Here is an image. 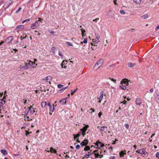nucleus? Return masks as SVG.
<instances>
[{
	"label": "nucleus",
	"mask_w": 159,
	"mask_h": 159,
	"mask_svg": "<svg viewBox=\"0 0 159 159\" xmlns=\"http://www.w3.org/2000/svg\"><path fill=\"white\" fill-rule=\"evenodd\" d=\"M129 81L126 79H123L120 82V88L122 90H125L126 89V86L129 85Z\"/></svg>",
	"instance_id": "f257e3e1"
},
{
	"label": "nucleus",
	"mask_w": 159,
	"mask_h": 159,
	"mask_svg": "<svg viewBox=\"0 0 159 159\" xmlns=\"http://www.w3.org/2000/svg\"><path fill=\"white\" fill-rule=\"evenodd\" d=\"M103 62V59H100L95 64L93 67L94 69H95L96 70L98 69L102 66Z\"/></svg>",
	"instance_id": "f03ea898"
},
{
	"label": "nucleus",
	"mask_w": 159,
	"mask_h": 159,
	"mask_svg": "<svg viewBox=\"0 0 159 159\" xmlns=\"http://www.w3.org/2000/svg\"><path fill=\"white\" fill-rule=\"evenodd\" d=\"M35 109L33 108L32 106H30L29 108V110L27 112L26 115H27L29 111H30L32 114H33L35 112Z\"/></svg>",
	"instance_id": "7ed1b4c3"
},
{
	"label": "nucleus",
	"mask_w": 159,
	"mask_h": 159,
	"mask_svg": "<svg viewBox=\"0 0 159 159\" xmlns=\"http://www.w3.org/2000/svg\"><path fill=\"white\" fill-rule=\"evenodd\" d=\"M89 141L87 139H84L83 142L80 143V145L82 146H86L88 143Z\"/></svg>",
	"instance_id": "20e7f679"
},
{
	"label": "nucleus",
	"mask_w": 159,
	"mask_h": 159,
	"mask_svg": "<svg viewBox=\"0 0 159 159\" xmlns=\"http://www.w3.org/2000/svg\"><path fill=\"white\" fill-rule=\"evenodd\" d=\"M96 145L99 148H100L101 147H102L104 146L103 143H102L100 142H97Z\"/></svg>",
	"instance_id": "39448f33"
},
{
	"label": "nucleus",
	"mask_w": 159,
	"mask_h": 159,
	"mask_svg": "<svg viewBox=\"0 0 159 159\" xmlns=\"http://www.w3.org/2000/svg\"><path fill=\"white\" fill-rule=\"evenodd\" d=\"M67 98L62 99L59 101L60 103L62 105H64L66 103Z\"/></svg>",
	"instance_id": "423d86ee"
},
{
	"label": "nucleus",
	"mask_w": 159,
	"mask_h": 159,
	"mask_svg": "<svg viewBox=\"0 0 159 159\" xmlns=\"http://www.w3.org/2000/svg\"><path fill=\"white\" fill-rule=\"evenodd\" d=\"M52 77L51 76H47L45 79V80L47 82L50 84V81L52 80Z\"/></svg>",
	"instance_id": "0eeeda50"
},
{
	"label": "nucleus",
	"mask_w": 159,
	"mask_h": 159,
	"mask_svg": "<svg viewBox=\"0 0 159 159\" xmlns=\"http://www.w3.org/2000/svg\"><path fill=\"white\" fill-rule=\"evenodd\" d=\"M145 152L144 149H141L139 150V153L140 154H143V156L144 157L146 156Z\"/></svg>",
	"instance_id": "6e6552de"
},
{
	"label": "nucleus",
	"mask_w": 159,
	"mask_h": 159,
	"mask_svg": "<svg viewBox=\"0 0 159 159\" xmlns=\"http://www.w3.org/2000/svg\"><path fill=\"white\" fill-rule=\"evenodd\" d=\"M136 103L137 105H140L142 104V101L140 98H137L136 100Z\"/></svg>",
	"instance_id": "1a4fd4ad"
},
{
	"label": "nucleus",
	"mask_w": 159,
	"mask_h": 159,
	"mask_svg": "<svg viewBox=\"0 0 159 159\" xmlns=\"http://www.w3.org/2000/svg\"><path fill=\"white\" fill-rule=\"evenodd\" d=\"M89 127L88 125H87L83 127V128L80 129L81 131H84L86 132L87 130V128Z\"/></svg>",
	"instance_id": "9d476101"
},
{
	"label": "nucleus",
	"mask_w": 159,
	"mask_h": 159,
	"mask_svg": "<svg viewBox=\"0 0 159 159\" xmlns=\"http://www.w3.org/2000/svg\"><path fill=\"white\" fill-rule=\"evenodd\" d=\"M126 151L125 150H124V151H121L120 153V156L121 157H123L124 155L126 154Z\"/></svg>",
	"instance_id": "9b49d317"
},
{
	"label": "nucleus",
	"mask_w": 159,
	"mask_h": 159,
	"mask_svg": "<svg viewBox=\"0 0 159 159\" xmlns=\"http://www.w3.org/2000/svg\"><path fill=\"white\" fill-rule=\"evenodd\" d=\"M24 28V25H19L16 27V28L19 30H21L22 29Z\"/></svg>",
	"instance_id": "f8f14e48"
},
{
	"label": "nucleus",
	"mask_w": 159,
	"mask_h": 159,
	"mask_svg": "<svg viewBox=\"0 0 159 159\" xmlns=\"http://www.w3.org/2000/svg\"><path fill=\"white\" fill-rule=\"evenodd\" d=\"M1 152L4 156L6 155L7 154V152L5 149L1 150Z\"/></svg>",
	"instance_id": "ddd939ff"
},
{
	"label": "nucleus",
	"mask_w": 159,
	"mask_h": 159,
	"mask_svg": "<svg viewBox=\"0 0 159 159\" xmlns=\"http://www.w3.org/2000/svg\"><path fill=\"white\" fill-rule=\"evenodd\" d=\"M38 21H35V22L33 23L31 26V28L32 29H35L36 28V23H38Z\"/></svg>",
	"instance_id": "4468645a"
},
{
	"label": "nucleus",
	"mask_w": 159,
	"mask_h": 159,
	"mask_svg": "<svg viewBox=\"0 0 159 159\" xmlns=\"http://www.w3.org/2000/svg\"><path fill=\"white\" fill-rule=\"evenodd\" d=\"M13 39L12 37H9L7 38V39L6 40V41L7 43H9L12 41Z\"/></svg>",
	"instance_id": "2eb2a0df"
},
{
	"label": "nucleus",
	"mask_w": 159,
	"mask_h": 159,
	"mask_svg": "<svg viewBox=\"0 0 159 159\" xmlns=\"http://www.w3.org/2000/svg\"><path fill=\"white\" fill-rule=\"evenodd\" d=\"M135 63H128L127 64L128 66L129 67H132L135 66Z\"/></svg>",
	"instance_id": "dca6fc26"
},
{
	"label": "nucleus",
	"mask_w": 159,
	"mask_h": 159,
	"mask_svg": "<svg viewBox=\"0 0 159 159\" xmlns=\"http://www.w3.org/2000/svg\"><path fill=\"white\" fill-rule=\"evenodd\" d=\"M107 16L110 18L112 17V11H109L107 14Z\"/></svg>",
	"instance_id": "f3484780"
},
{
	"label": "nucleus",
	"mask_w": 159,
	"mask_h": 159,
	"mask_svg": "<svg viewBox=\"0 0 159 159\" xmlns=\"http://www.w3.org/2000/svg\"><path fill=\"white\" fill-rule=\"evenodd\" d=\"M41 107L42 108H44L47 105V102H43L41 104Z\"/></svg>",
	"instance_id": "a211bd4d"
},
{
	"label": "nucleus",
	"mask_w": 159,
	"mask_h": 159,
	"mask_svg": "<svg viewBox=\"0 0 159 159\" xmlns=\"http://www.w3.org/2000/svg\"><path fill=\"white\" fill-rule=\"evenodd\" d=\"M50 152H51V153L54 152L55 153H56L57 152V151L56 150L52 147H51L50 148Z\"/></svg>",
	"instance_id": "6ab92c4d"
},
{
	"label": "nucleus",
	"mask_w": 159,
	"mask_h": 159,
	"mask_svg": "<svg viewBox=\"0 0 159 159\" xmlns=\"http://www.w3.org/2000/svg\"><path fill=\"white\" fill-rule=\"evenodd\" d=\"M93 42L94 43H94V45L97 46V45H95V44L98 43L100 42V41L99 40H98L97 39H93Z\"/></svg>",
	"instance_id": "aec40b11"
},
{
	"label": "nucleus",
	"mask_w": 159,
	"mask_h": 159,
	"mask_svg": "<svg viewBox=\"0 0 159 159\" xmlns=\"http://www.w3.org/2000/svg\"><path fill=\"white\" fill-rule=\"evenodd\" d=\"M5 103V101L4 100L3 98L0 99V104L2 105L4 104Z\"/></svg>",
	"instance_id": "412c9836"
},
{
	"label": "nucleus",
	"mask_w": 159,
	"mask_h": 159,
	"mask_svg": "<svg viewBox=\"0 0 159 159\" xmlns=\"http://www.w3.org/2000/svg\"><path fill=\"white\" fill-rule=\"evenodd\" d=\"M54 105H53V107H52V108L51 109L50 108H49V114L52 115V113L51 112H53L54 110Z\"/></svg>",
	"instance_id": "4be33fe9"
},
{
	"label": "nucleus",
	"mask_w": 159,
	"mask_h": 159,
	"mask_svg": "<svg viewBox=\"0 0 159 159\" xmlns=\"http://www.w3.org/2000/svg\"><path fill=\"white\" fill-rule=\"evenodd\" d=\"M93 153H91L90 152H89L88 154H86L84 157H85V158L86 157V158H88L90 155Z\"/></svg>",
	"instance_id": "5701e85b"
},
{
	"label": "nucleus",
	"mask_w": 159,
	"mask_h": 159,
	"mask_svg": "<svg viewBox=\"0 0 159 159\" xmlns=\"http://www.w3.org/2000/svg\"><path fill=\"white\" fill-rule=\"evenodd\" d=\"M81 32H82V36L83 37L85 35V34L84 33L85 32V30H83V28L81 29Z\"/></svg>",
	"instance_id": "b1692460"
},
{
	"label": "nucleus",
	"mask_w": 159,
	"mask_h": 159,
	"mask_svg": "<svg viewBox=\"0 0 159 159\" xmlns=\"http://www.w3.org/2000/svg\"><path fill=\"white\" fill-rule=\"evenodd\" d=\"M134 1L137 4H139L141 2L142 0H134Z\"/></svg>",
	"instance_id": "393cba45"
},
{
	"label": "nucleus",
	"mask_w": 159,
	"mask_h": 159,
	"mask_svg": "<svg viewBox=\"0 0 159 159\" xmlns=\"http://www.w3.org/2000/svg\"><path fill=\"white\" fill-rule=\"evenodd\" d=\"M98 128L100 131H103L105 130V127L103 126L100 127L99 126H98Z\"/></svg>",
	"instance_id": "a878e982"
},
{
	"label": "nucleus",
	"mask_w": 159,
	"mask_h": 159,
	"mask_svg": "<svg viewBox=\"0 0 159 159\" xmlns=\"http://www.w3.org/2000/svg\"><path fill=\"white\" fill-rule=\"evenodd\" d=\"M103 97V93L102 92H101V95L99 98H98V99H99L100 100H102V99Z\"/></svg>",
	"instance_id": "bb28decb"
},
{
	"label": "nucleus",
	"mask_w": 159,
	"mask_h": 159,
	"mask_svg": "<svg viewBox=\"0 0 159 159\" xmlns=\"http://www.w3.org/2000/svg\"><path fill=\"white\" fill-rule=\"evenodd\" d=\"M90 149V148L89 146H86L84 149V150L85 151L89 150Z\"/></svg>",
	"instance_id": "cd10ccee"
},
{
	"label": "nucleus",
	"mask_w": 159,
	"mask_h": 159,
	"mask_svg": "<svg viewBox=\"0 0 159 159\" xmlns=\"http://www.w3.org/2000/svg\"><path fill=\"white\" fill-rule=\"evenodd\" d=\"M66 44L69 46H73V45L70 43L68 42H66Z\"/></svg>",
	"instance_id": "c85d7f7f"
},
{
	"label": "nucleus",
	"mask_w": 159,
	"mask_h": 159,
	"mask_svg": "<svg viewBox=\"0 0 159 159\" xmlns=\"http://www.w3.org/2000/svg\"><path fill=\"white\" fill-rule=\"evenodd\" d=\"M148 16L147 14H145L142 16V18L143 19H146L148 18Z\"/></svg>",
	"instance_id": "c756f323"
},
{
	"label": "nucleus",
	"mask_w": 159,
	"mask_h": 159,
	"mask_svg": "<svg viewBox=\"0 0 159 159\" xmlns=\"http://www.w3.org/2000/svg\"><path fill=\"white\" fill-rule=\"evenodd\" d=\"M87 42V39H84L83 42H81L80 43L81 44H83V43H86Z\"/></svg>",
	"instance_id": "7c9ffc66"
},
{
	"label": "nucleus",
	"mask_w": 159,
	"mask_h": 159,
	"mask_svg": "<svg viewBox=\"0 0 159 159\" xmlns=\"http://www.w3.org/2000/svg\"><path fill=\"white\" fill-rule=\"evenodd\" d=\"M77 88H76V89H75L74 91H73V90H71V95H73L74 93L76 92V91H77Z\"/></svg>",
	"instance_id": "2f4dec72"
},
{
	"label": "nucleus",
	"mask_w": 159,
	"mask_h": 159,
	"mask_svg": "<svg viewBox=\"0 0 159 159\" xmlns=\"http://www.w3.org/2000/svg\"><path fill=\"white\" fill-rule=\"evenodd\" d=\"M37 61V60L36 59H34V62H32L31 61H30V62L32 63V64H35V66H37V64H35V62L36 61Z\"/></svg>",
	"instance_id": "473e14b6"
},
{
	"label": "nucleus",
	"mask_w": 159,
	"mask_h": 159,
	"mask_svg": "<svg viewBox=\"0 0 159 159\" xmlns=\"http://www.w3.org/2000/svg\"><path fill=\"white\" fill-rule=\"evenodd\" d=\"M120 13L121 14L124 15L125 13V11L124 10H121L120 11Z\"/></svg>",
	"instance_id": "72a5a7b5"
},
{
	"label": "nucleus",
	"mask_w": 159,
	"mask_h": 159,
	"mask_svg": "<svg viewBox=\"0 0 159 159\" xmlns=\"http://www.w3.org/2000/svg\"><path fill=\"white\" fill-rule=\"evenodd\" d=\"M21 9L22 8L21 7H19L18 8V9L16 11V13L17 14L18 13H19L20 11L21 10Z\"/></svg>",
	"instance_id": "f704fd0d"
},
{
	"label": "nucleus",
	"mask_w": 159,
	"mask_h": 159,
	"mask_svg": "<svg viewBox=\"0 0 159 159\" xmlns=\"http://www.w3.org/2000/svg\"><path fill=\"white\" fill-rule=\"evenodd\" d=\"M47 105L49 107V108H50L51 109L52 108V107H51V103L49 102H47Z\"/></svg>",
	"instance_id": "c9c22d12"
},
{
	"label": "nucleus",
	"mask_w": 159,
	"mask_h": 159,
	"mask_svg": "<svg viewBox=\"0 0 159 159\" xmlns=\"http://www.w3.org/2000/svg\"><path fill=\"white\" fill-rule=\"evenodd\" d=\"M63 86V85L62 84H59L57 85V87L58 88L61 89L62 88Z\"/></svg>",
	"instance_id": "e433bc0d"
},
{
	"label": "nucleus",
	"mask_w": 159,
	"mask_h": 159,
	"mask_svg": "<svg viewBox=\"0 0 159 159\" xmlns=\"http://www.w3.org/2000/svg\"><path fill=\"white\" fill-rule=\"evenodd\" d=\"M94 155H95V158H98L99 157L100 154H99L94 153Z\"/></svg>",
	"instance_id": "4c0bfd02"
},
{
	"label": "nucleus",
	"mask_w": 159,
	"mask_h": 159,
	"mask_svg": "<svg viewBox=\"0 0 159 159\" xmlns=\"http://www.w3.org/2000/svg\"><path fill=\"white\" fill-rule=\"evenodd\" d=\"M30 20V19H27L26 20H23L22 21V23H24L25 22H28Z\"/></svg>",
	"instance_id": "58836bf2"
},
{
	"label": "nucleus",
	"mask_w": 159,
	"mask_h": 159,
	"mask_svg": "<svg viewBox=\"0 0 159 159\" xmlns=\"http://www.w3.org/2000/svg\"><path fill=\"white\" fill-rule=\"evenodd\" d=\"M109 79L111 80L113 82L115 83H116V80H114L113 78H109Z\"/></svg>",
	"instance_id": "ea45409f"
},
{
	"label": "nucleus",
	"mask_w": 159,
	"mask_h": 159,
	"mask_svg": "<svg viewBox=\"0 0 159 159\" xmlns=\"http://www.w3.org/2000/svg\"><path fill=\"white\" fill-rule=\"evenodd\" d=\"M95 35H96V39L98 40H99V39H100V36L98 34H95Z\"/></svg>",
	"instance_id": "a19ab883"
},
{
	"label": "nucleus",
	"mask_w": 159,
	"mask_h": 159,
	"mask_svg": "<svg viewBox=\"0 0 159 159\" xmlns=\"http://www.w3.org/2000/svg\"><path fill=\"white\" fill-rule=\"evenodd\" d=\"M125 127L127 129H128L129 128V125L128 124H125Z\"/></svg>",
	"instance_id": "79ce46f5"
},
{
	"label": "nucleus",
	"mask_w": 159,
	"mask_h": 159,
	"mask_svg": "<svg viewBox=\"0 0 159 159\" xmlns=\"http://www.w3.org/2000/svg\"><path fill=\"white\" fill-rule=\"evenodd\" d=\"M81 134H82L83 136H84L85 134V132L84 131H81Z\"/></svg>",
	"instance_id": "37998d69"
},
{
	"label": "nucleus",
	"mask_w": 159,
	"mask_h": 159,
	"mask_svg": "<svg viewBox=\"0 0 159 159\" xmlns=\"http://www.w3.org/2000/svg\"><path fill=\"white\" fill-rule=\"evenodd\" d=\"M156 156L157 158L159 157V153L158 152H157L156 154Z\"/></svg>",
	"instance_id": "c03bdc74"
},
{
	"label": "nucleus",
	"mask_w": 159,
	"mask_h": 159,
	"mask_svg": "<svg viewBox=\"0 0 159 159\" xmlns=\"http://www.w3.org/2000/svg\"><path fill=\"white\" fill-rule=\"evenodd\" d=\"M80 147V146L79 144L75 146L76 148H77V149H79Z\"/></svg>",
	"instance_id": "a18cd8bd"
},
{
	"label": "nucleus",
	"mask_w": 159,
	"mask_h": 159,
	"mask_svg": "<svg viewBox=\"0 0 159 159\" xmlns=\"http://www.w3.org/2000/svg\"><path fill=\"white\" fill-rule=\"evenodd\" d=\"M81 134V132H79L76 135L77 136V137H79Z\"/></svg>",
	"instance_id": "49530a36"
},
{
	"label": "nucleus",
	"mask_w": 159,
	"mask_h": 159,
	"mask_svg": "<svg viewBox=\"0 0 159 159\" xmlns=\"http://www.w3.org/2000/svg\"><path fill=\"white\" fill-rule=\"evenodd\" d=\"M127 102L126 101L124 100V101L121 102L120 103H123L124 104H126Z\"/></svg>",
	"instance_id": "de8ad7c7"
},
{
	"label": "nucleus",
	"mask_w": 159,
	"mask_h": 159,
	"mask_svg": "<svg viewBox=\"0 0 159 159\" xmlns=\"http://www.w3.org/2000/svg\"><path fill=\"white\" fill-rule=\"evenodd\" d=\"M67 61L63 60L62 61V63H63V64H67Z\"/></svg>",
	"instance_id": "09e8293b"
},
{
	"label": "nucleus",
	"mask_w": 159,
	"mask_h": 159,
	"mask_svg": "<svg viewBox=\"0 0 159 159\" xmlns=\"http://www.w3.org/2000/svg\"><path fill=\"white\" fill-rule=\"evenodd\" d=\"M102 115V112H100L98 114V116L99 117H100Z\"/></svg>",
	"instance_id": "8fccbe9b"
},
{
	"label": "nucleus",
	"mask_w": 159,
	"mask_h": 159,
	"mask_svg": "<svg viewBox=\"0 0 159 159\" xmlns=\"http://www.w3.org/2000/svg\"><path fill=\"white\" fill-rule=\"evenodd\" d=\"M115 158V157L113 156H111L110 157V159H114Z\"/></svg>",
	"instance_id": "3c124183"
},
{
	"label": "nucleus",
	"mask_w": 159,
	"mask_h": 159,
	"mask_svg": "<svg viewBox=\"0 0 159 159\" xmlns=\"http://www.w3.org/2000/svg\"><path fill=\"white\" fill-rule=\"evenodd\" d=\"M58 55L59 56H61V57H62L63 56L61 54V52H59Z\"/></svg>",
	"instance_id": "603ef678"
},
{
	"label": "nucleus",
	"mask_w": 159,
	"mask_h": 159,
	"mask_svg": "<svg viewBox=\"0 0 159 159\" xmlns=\"http://www.w3.org/2000/svg\"><path fill=\"white\" fill-rule=\"evenodd\" d=\"M73 135L74 136V138L75 139L78 137H77V136H76V135H75V134H73Z\"/></svg>",
	"instance_id": "864d4df0"
},
{
	"label": "nucleus",
	"mask_w": 159,
	"mask_h": 159,
	"mask_svg": "<svg viewBox=\"0 0 159 159\" xmlns=\"http://www.w3.org/2000/svg\"><path fill=\"white\" fill-rule=\"evenodd\" d=\"M159 29V25H158L157 27L155 29V30L156 31H157Z\"/></svg>",
	"instance_id": "5fc2aeb1"
},
{
	"label": "nucleus",
	"mask_w": 159,
	"mask_h": 159,
	"mask_svg": "<svg viewBox=\"0 0 159 159\" xmlns=\"http://www.w3.org/2000/svg\"><path fill=\"white\" fill-rule=\"evenodd\" d=\"M90 110H92V112H91V113H92V112H94L95 111V110L93 109V108H90Z\"/></svg>",
	"instance_id": "6e6d98bb"
},
{
	"label": "nucleus",
	"mask_w": 159,
	"mask_h": 159,
	"mask_svg": "<svg viewBox=\"0 0 159 159\" xmlns=\"http://www.w3.org/2000/svg\"><path fill=\"white\" fill-rule=\"evenodd\" d=\"M99 19V18H96V19H93V21H96L97 20H98Z\"/></svg>",
	"instance_id": "4d7b16f0"
},
{
	"label": "nucleus",
	"mask_w": 159,
	"mask_h": 159,
	"mask_svg": "<svg viewBox=\"0 0 159 159\" xmlns=\"http://www.w3.org/2000/svg\"><path fill=\"white\" fill-rule=\"evenodd\" d=\"M25 132H26V135L27 136L28 134H30V133H28L27 132V131L25 130Z\"/></svg>",
	"instance_id": "13d9d810"
},
{
	"label": "nucleus",
	"mask_w": 159,
	"mask_h": 159,
	"mask_svg": "<svg viewBox=\"0 0 159 159\" xmlns=\"http://www.w3.org/2000/svg\"><path fill=\"white\" fill-rule=\"evenodd\" d=\"M103 157V156L102 155H101L100 154L99 157L100 158H102Z\"/></svg>",
	"instance_id": "bf43d9fd"
},
{
	"label": "nucleus",
	"mask_w": 159,
	"mask_h": 159,
	"mask_svg": "<svg viewBox=\"0 0 159 159\" xmlns=\"http://www.w3.org/2000/svg\"><path fill=\"white\" fill-rule=\"evenodd\" d=\"M49 32L50 34H52L54 33V31H49Z\"/></svg>",
	"instance_id": "052dcab7"
},
{
	"label": "nucleus",
	"mask_w": 159,
	"mask_h": 159,
	"mask_svg": "<svg viewBox=\"0 0 159 159\" xmlns=\"http://www.w3.org/2000/svg\"><path fill=\"white\" fill-rule=\"evenodd\" d=\"M153 89H151L150 90V91L151 92H153Z\"/></svg>",
	"instance_id": "680f3d73"
},
{
	"label": "nucleus",
	"mask_w": 159,
	"mask_h": 159,
	"mask_svg": "<svg viewBox=\"0 0 159 159\" xmlns=\"http://www.w3.org/2000/svg\"><path fill=\"white\" fill-rule=\"evenodd\" d=\"M7 96V95H6V94H4V95L3 97V99L6 98V97Z\"/></svg>",
	"instance_id": "e2e57ef3"
},
{
	"label": "nucleus",
	"mask_w": 159,
	"mask_h": 159,
	"mask_svg": "<svg viewBox=\"0 0 159 159\" xmlns=\"http://www.w3.org/2000/svg\"><path fill=\"white\" fill-rule=\"evenodd\" d=\"M38 19H39L38 20L39 21H41L42 20V19L41 18H38Z\"/></svg>",
	"instance_id": "0e129e2a"
},
{
	"label": "nucleus",
	"mask_w": 159,
	"mask_h": 159,
	"mask_svg": "<svg viewBox=\"0 0 159 159\" xmlns=\"http://www.w3.org/2000/svg\"><path fill=\"white\" fill-rule=\"evenodd\" d=\"M4 42L3 41H2L0 43V46L3 43H4Z\"/></svg>",
	"instance_id": "69168bd1"
},
{
	"label": "nucleus",
	"mask_w": 159,
	"mask_h": 159,
	"mask_svg": "<svg viewBox=\"0 0 159 159\" xmlns=\"http://www.w3.org/2000/svg\"><path fill=\"white\" fill-rule=\"evenodd\" d=\"M64 90V89H63L62 88V89H61L60 90V91H62V92H63Z\"/></svg>",
	"instance_id": "338daca9"
},
{
	"label": "nucleus",
	"mask_w": 159,
	"mask_h": 159,
	"mask_svg": "<svg viewBox=\"0 0 159 159\" xmlns=\"http://www.w3.org/2000/svg\"><path fill=\"white\" fill-rule=\"evenodd\" d=\"M155 135V134L153 133L152 134V135H151V137L152 138L153 136H154Z\"/></svg>",
	"instance_id": "774afa93"
}]
</instances>
